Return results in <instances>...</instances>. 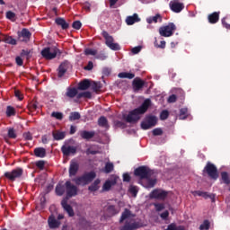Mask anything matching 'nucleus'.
<instances>
[{
    "mask_svg": "<svg viewBox=\"0 0 230 230\" xmlns=\"http://www.w3.org/2000/svg\"><path fill=\"white\" fill-rule=\"evenodd\" d=\"M130 217H134L135 215H133L132 211L128 208H125L124 211L121 214L120 219H119V224H123L127 218H130Z\"/></svg>",
    "mask_w": 230,
    "mask_h": 230,
    "instance_id": "obj_25",
    "label": "nucleus"
},
{
    "mask_svg": "<svg viewBox=\"0 0 230 230\" xmlns=\"http://www.w3.org/2000/svg\"><path fill=\"white\" fill-rule=\"evenodd\" d=\"M72 28H74V30H80V28H82V22L75 21L72 24Z\"/></svg>",
    "mask_w": 230,
    "mask_h": 230,
    "instance_id": "obj_56",
    "label": "nucleus"
},
{
    "mask_svg": "<svg viewBox=\"0 0 230 230\" xmlns=\"http://www.w3.org/2000/svg\"><path fill=\"white\" fill-rule=\"evenodd\" d=\"M172 12L174 13H181L184 10V4L179 2V0H172L169 4Z\"/></svg>",
    "mask_w": 230,
    "mask_h": 230,
    "instance_id": "obj_14",
    "label": "nucleus"
},
{
    "mask_svg": "<svg viewBox=\"0 0 230 230\" xmlns=\"http://www.w3.org/2000/svg\"><path fill=\"white\" fill-rule=\"evenodd\" d=\"M155 208L156 211H163L164 209V204L163 203H155Z\"/></svg>",
    "mask_w": 230,
    "mask_h": 230,
    "instance_id": "obj_60",
    "label": "nucleus"
},
{
    "mask_svg": "<svg viewBox=\"0 0 230 230\" xmlns=\"http://www.w3.org/2000/svg\"><path fill=\"white\" fill-rule=\"evenodd\" d=\"M51 117L56 118V119H63L64 114H62V112L54 111L51 113Z\"/></svg>",
    "mask_w": 230,
    "mask_h": 230,
    "instance_id": "obj_51",
    "label": "nucleus"
},
{
    "mask_svg": "<svg viewBox=\"0 0 230 230\" xmlns=\"http://www.w3.org/2000/svg\"><path fill=\"white\" fill-rule=\"evenodd\" d=\"M5 114L7 118H12V116H15V114H17V111L13 106H7Z\"/></svg>",
    "mask_w": 230,
    "mask_h": 230,
    "instance_id": "obj_37",
    "label": "nucleus"
},
{
    "mask_svg": "<svg viewBox=\"0 0 230 230\" xmlns=\"http://www.w3.org/2000/svg\"><path fill=\"white\" fill-rule=\"evenodd\" d=\"M118 76L119 78H128V80H132V78L136 77V75L128 72H121Z\"/></svg>",
    "mask_w": 230,
    "mask_h": 230,
    "instance_id": "obj_38",
    "label": "nucleus"
},
{
    "mask_svg": "<svg viewBox=\"0 0 230 230\" xmlns=\"http://www.w3.org/2000/svg\"><path fill=\"white\" fill-rule=\"evenodd\" d=\"M52 136L55 139V141H60L66 137V133L62 131L53 132Z\"/></svg>",
    "mask_w": 230,
    "mask_h": 230,
    "instance_id": "obj_36",
    "label": "nucleus"
},
{
    "mask_svg": "<svg viewBox=\"0 0 230 230\" xmlns=\"http://www.w3.org/2000/svg\"><path fill=\"white\" fill-rule=\"evenodd\" d=\"M31 38V32L28 29H22L21 31V34L19 36V39L21 40L22 42H28L30 39Z\"/></svg>",
    "mask_w": 230,
    "mask_h": 230,
    "instance_id": "obj_23",
    "label": "nucleus"
},
{
    "mask_svg": "<svg viewBox=\"0 0 230 230\" xmlns=\"http://www.w3.org/2000/svg\"><path fill=\"white\" fill-rule=\"evenodd\" d=\"M24 170L21 167H17L16 169H13L12 172H4V177H5V179H8V181L13 182L17 181V179H21Z\"/></svg>",
    "mask_w": 230,
    "mask_h": 230,
    "instance_id": "obj_8",
    "label": "nucleus"
},
{
    "mask_svg": "<svg viewBox=\"0 0 230 230\" xmlns=\"http://www.w3.org/2000/svg\"><path fill=\"white\" fill-rule=\"evenodd\" d=\"M168 197V191L158 189L154 190L150 193V199H156L157 200H164Z\"/></svg>",
    "mask_w": 230,
    "mask_h": 230,
    "instance_id": "obj_12",
    "label": "nucleus"
},
{
    "mask_svg": "<svg viewBox=\"0 0 230 230\" xmlns=\"http://www.w3.org/2000/svg\"><path fill=\"white\" fill-rule=\"evenodd\" d=\"M34 155L36 157H40V158L46 157V148H44V147H36L34 149Z\"/></svg>",
    "mask_w": 230,
    "mask_h": 230,
    "instance_id": "obj_31",
    "label": "nucleus"
},
{
    "mask_svg": "<svg viewBox=\"0 0 230 230\" xmlns=\"http://www.w3.org/2000/svg\"><path fill=\"white\" fill-rule=\"evenodd\" d=\"M146 22L148 24H152V22H155V23L163 22V16H161V14L157 13L155 16H151L149 18H146Z\"/></svg>",
    "mask_w": 230,
    "mask_h": 230,
    "instance_id": "obj_30",
    "label": "nucleus"
},
{
    "mask_svg": "<svg viewBox=\"0 0 230 230\" xmlns=\"http://www.w3.org/2000/svg\"><path fill=\"white\" fill-rule=\"evenodd\" d=\"M143 227V225L139 222L134 221L133 223L126 220L124 226L119 227V230H136Z\"/></svg>",
    "mask_w": 230,
    "mask_h": 230,
    "instance_id": "obj_13",
    "label": "nucleus"
},
{
    "mask_svg": "<svg viewBox=\"0 0 230 230\" xmlns=\"http://www.w3.org/2000/svg\"><path fill=\"white\" fill-rule=\"evenodd\" d=\"M96 179V172L94 171L87 172L80 176L72 179V182H75V186H81L82 188L91 184L93 181Z\"/></svg>",
    "mask_w": 230,
    "mask_h": 230,
    "instance_id": "obj_2",
    "label": "nucleus"
},
{
    "mask_svg": "<svg viewBox=\"0 0 230 230\" xmlns=\"http://www.w3.org/2000/svg\"><path fill=\"white\" fill-rule=\"evenodd\" d=\"M84 53H85V55H92L94 57V56L98 55V50L93 49H86L84 50Z\"/></svg>",
    "mask_w": 230,
    "mask_h": 230,
    "instance_id": "obj_52",
    "label": "nucleus"
},
{
    "mask_svg": "<svg viewBox=\"0 0 230 230\" xmlns=\"http://www.w3.org/2000/svg\"><path fill=\"white\" fill-rule=\"evenodd\" d=\"M67 72V64L62 63L58 67V76L59 78H62L64 75Z\"/></svg>",
    "mask_w": 230,
    "mask_h": 230,
    "instance_id": "obj_35",
    "label": "nucleus"
},
{
    "mask_svg": "<svg viewBox=\"0 0 230 230\" xmlns=\"http://www.w3.org/2000/svg\"><path fill=\"white\" fill-rule=\"evenodd\" d=\"M61 152L63 155L69 157V155H75L76 154V147L73 146H62Z\"/></svg>",
    "mask_w": 230,
    "mask_h": 230,
    "instance_id": "obj_17",
    "label": "nucleus"
},
{
    "mask_svg": "<svg viewBox=\"0 0 230 230\" xmlns=\"http://www.w3.org/2000/svg\"><path fill=\"white\" fill-rule=\"evenodd\" d=\"M65 191L66 196L65 199H73V197H76L78 195V187L71 182V181H66L65 182Z\"/></svg>",
    "mask_w": 230,
    "mask_h": 230,
    "instance_id": "obj_7",
    "label": "nucleus"
},
{
    "mask_svg": "<svg viewBox=\"0 0 230 230\" xmlns=\"http://www.w3.org/2000/svg\"><path fill=\"white\" fill-rule=\"evenodd\" d=\"M166 230H184V227L175 226V224H171L168 226Z\"/></svg>",
    "mask_w": 230,
    "mask_h": 230,
    "instance_id": "obj_55",
    "label": "nucleus"
},
{
    "mask_svg": "<svg viewBox=\"0 0 230 230\" xmlns=\"http://www.w3.org/2000/svg\"><path fill=\"white\" fill-rule=\"evenodd\" d=\"M106 213L108 217H115V215H118V213H119V210L116 208V206L110 205L106 208Z\"/></svg>",
    "mask_w": 230,
    "mask_h": 230,
    "instance_id": "obj_29",
    "label": "nucleus"
},
{
    "mask_svg": "<svg viewBox=\"0 0 230 230\" xmlns=\"http://www.w3.org/2000/svg\"><path fill=\"white\" fill-rule=\"evenodd\" d=\"M132 87H133V91L135 93H137L141 91L143 87H145V81H143V79L139 77H136L132 82Z\"/></svg>",
    "mask_w": 230,
    "mask_h": 230,
    "instance_id": "obj_15",
    "label": "nucleus"
},
{
    "mask_svg": "<svg viewBox=\"0 0 230 230\" xmlns=\"http://www.w3.org/2000/svg\"><path fill=\"white\" fill-rule=\"evenodd\" d=\"M141 18L137 13H134L132 16H128L126 19V23L128 26H132V24H136V22H140Z\"/></svg>",
    "mask_w": 230,
    "mask_h": 230,
    "instance_id": "obj_21",
    "label": "nucleus"
},
{
    "mask_svg": "<svg viewBox=\"0 0 230 230\" xmlns=\"http://www.w3.org/2000/svg\"><path fill=\"white\" fill-rule=\"evenodd\" d=\"M81 115L78 111H74L70 113L69 120L70 121H76V119H80Z\"/></svg>",
    "mask_w": 230,
    "mask_h": 230,
    "instance_id": "obj_43",
    "label": "nucleus"
},
{
    "mask_svg": "<svg viewBox=\"0 0 230 230\" xmlns=\"http://www.w3.org/2000/svg\"><path fill=\"white\" fill-rule=\"evenodd\" d=\"M169 116H170V112L167 110H164L160 113V119H162V121H164V119H168Z\"/></svg>",
    "mask_w": 230,
    "mask_h": 230,
    "instance_id": "obj_49",
    "label": "nucleus"
},
{
    "mask_svg": "<svg viewBox=\"0 0 230 230\" xmlns=\"http://www.w3.org/2000/svg\"><path fill=\"white\" fill-rule=\"evenodd\" d=\"M45 164H46V162H44V160H40V161L36 162V166L40 170H44Z\"/></svg>",
    "mask_w": 230,
    "mask_h": 230,
    "instance_id": "obj_58",
    "label": "nucleus"
},
{
    "mask_svg": "<svg viewBox=\"0 0 230 230\" xmlns=\"http://www.w3.org/2000/svg\"><path fill=\"white\" fill-rule=\"evenodd\" d=\"M115 126L118 127L119 128H127V123L118 120L115 122Z\"/></svg>",
    "mask_w": 230,
    "mask_h": 230,
    "instance_id": "obj_57",
    "label": "nucleus"
},
{
    "mask_svg": "<svg viewBox=\"0 0 230 230\" xmlns=\"http://www.w3.org/2000/svg\"><path fill=\"white\" fill-rule=\"evenodd\" d=\"M175 30H177V26L173 22H169L167 25L159 28V33L161 37H172Z\"/></svg>",
    "mask_w": 230,
    "mask_h": 230,
    "instance_id": "obj_10",
    "label": "nucleus"
},
{
    "mask_svg": "<svg viewBox=\"0 0 230 230\" xmlns=\"http://www.w3.org/2000/svg\"><path fill=\"white\" fill-rule=\"evenodd\" d=\"M6 18H7V19H10V20L15 19V13H13V12H12V11H8V12L6 13Z\"/></svg>",
    "mask_w": 230,
    "mask_h": 230,
    "instance_id": "obj_64",
    "label": "nucleus"
},
{
    "mask_svg": "<svg viewBox=\"0 0 230 230\" xmlns=\"http://www.w3.org/2000/svg\"><path fill=\"white\" fill-rule=\"evenodd\" d=\"M48 222L50 229H58V227H60V221L57 220L53 216L49 217Z\"/></svg>",
    "mask_w": 230,
    "mask_h": 230,
    "instance_id": "obj_24",
    "label": "nucleus"
},
{
    "mask_svg": "<svg viewBox=\"0 0 230 230\" xmlns=\"http://www.w3.org/2000/svg\"><path fill=\"white\" fill-rule=\"evenodd\" d=\"M102 35L105 40L106 46L110 48V49H112V51H119L121 49L119 44L114 43V38L111 36L107 31H102Z\"/></svg>",
    "mask_w": 230,
    "mask_h": 230,
    "instance_id": "obj_5",
    "label": "nucleus"
},
{
    "mask_svg": "<svg viewBox=\"0 0 230 230\" xmlns=\"http://www.w3.org/2000/svg\"><path fill=\"white\" fill-rule=\"evenodd\" d=\"M211 224L208 220H204L203 223L199 226V230H209Z\"/></svg>",
    "mask_w": 230,
    "mask_h": 230,
    "instance_id": "obj_46",
    "label": "nucleus"
},
{
    "mask_svg": "<svg viewBox=\"0 0 230 230\" xmlns=\"http://www.w3.org/2000/svg\"><path fill=\"white\" fill-rule=\"evenodd\" d=\"M167 102L168 103H175V102H177V95L175 94L170 95Z\"/></svg>",
    "mask_w": 230,
    "mask_h": 230,
    "instance_id": "obj_62",
    "label": "nucleus"
},
{
    "mask_svg": "<svg viewBox=\"0 0 230 230\" xmlns=\"http://www.w3.org/2000/svg\"><path fill=\"white\" fill-rule=\"evenodd\" d=\"M210 24H217L220 21V12H214L208 16Z\"/></svg>",
    "mask_w": 230,
    "mask_h": 230,
    "instance_id": "obj_22",
    "label": "nucleus"
},
{
    "mask_svg": "<svg viewBox=\"0 0 230 230\" xmlns=\"http://www.w3.org/2000/svg\"><path fill=\"white\" fill-rule=\"evenodd\" d=\"M113 171H114V164L111 162L106 163L102 172H104V173H111Z\"/></svg>",
    "mask_w": 230,
    "mask_h": 230,
    "instance_id": "obj_39",
    "label": "nucleus"
},
{
    "mask_svg": "<svg viewBox=\"0 0 230 230\" xmlns=\"http://www.w3.org/2000/svg\"><path fill=\"white\" fill-rule=\"evenodd\" d=\"M137 186H130L129 187V193H131L132 197H137Z\"/></svg>",
    "mask_w": 230,
    "mask_h": 230,
    "instance_id": "obj_53",
    "label": "nucleus"
},
{
    "mask_svg": "<svg viewBox=\"0 0 230 230\" xmlns=\"http://www.w3.org/2000/svg\"><path fill=\"white\" fill-rule=\"evenodd\" d=\"M95 134L96 133L94 131H87V130L80 131V137H82V139H86V141H89V139H93Z\"/></svg>",
    "mask_w": 230,
    "mask_h": 230,
    "instance_id": "obj_26",
    "label": "nucleus"
},
{
    "mask_svg": "<svg viewBox=\"0 0 230 230\" xmlns=\"http://www.w3.org/2000/svg\"><path fill=\"white\" fill-rule=\"evenodd\" d=\"M78 170H80V165L76 162L71 161L68 170L69 177H75L78 173Z\"/></svg>",
    "mask_w": 230,
    "mask_h": 230,
    "instance_id": "obj_20",
    "label": "nucleus"
},
{
    "mask_svg": "<svg viewBox=\"0 0 230 230\" xmlns=\"http://www.w3.org/2000/svg\"><path fill=\"white\" fill-rule=\"evenodd\" d=\"M90 87H92L93 93H100L102 90V83H96L93 81Z\"/></svg>",
    "mask_w": 230,
    "mask_h": 230,
    "instance_id": "obj_42",
    "label": "nucleus"
},
{
    "mask_svg": "<svg viewBox=\"0 0 230 230\" xmlns=\"http://www.w3.org/2000/svg\"><path fill=\"white\" fill-rule=\"evenodd\" d=\"M155 125H157V117L147 115L145 117L140 126L143 130H148L152 128V127H155Z\"/></svg>",
    "mask_w": 230,
    "mask_h": 230,
    "instance_id": "obj_9",
    "label": "nucleus"
},
{
    "mask_svg": "<svg viewBox=\"0 0 230 230\" xmlns=\"http://www.w3.org/2000/svg\"><path fill=\"white\" fill-rule=\"evenodd\" d=\"M81 98H87L88 100H91V98H93V93H91V92L79 93L77 94V100H80Z\"/></svg>",
    "mask_w": 230,
    "mask_h": 230,
    "instance_id": "obj_40",
    "label": "nucleus"
},
{
    "mask_svg": "<svg viewBox=\"0 0 230 230\" xmlns=\"http://www.w3.org/2000/svg\"><path fill=\"white\" fill-rule=\"evenodd\" d=\"M153 136H163V129L161 128L153 129Z\"/></svg>",
    "mask_w": 230,
    "mask_h": 230,
    "instance_id": "obj_63",
    "label": "nucleus"
},
{
    "mask_svg": "<svg viewBox=\"0 0 230 230\" xmlns=\"http://www.w3.org/2000/svg\"><path fill=\"white\" fill-rule=\"evenodd\" d=\"M150 105H152V101L146 99L138 108L130 111L128 115H124L123 119L127 123H137L141 119V115L150 109Z\"/></svg>",
    "mask_w": 230,
    "mask_h": 230,
    "instance_id": "obj_1",
    "label": "nucleus"
},
{
    "mask_svg": "<svg viewBox=\"0 0 230 230\" xmlns=\"http://www.w3.org/2000/svg\"><path fill=\"white\" fill-rule=\"evenodd\" d=\"M7 136L10 139H15L17 137V133H15V129H13V128H10L8 129Z\"/></svg>",
    "mask_w": 230,
    "mask_h": 230,
    "instance_id": "obj_48",
    "label": "nucleus"
},
{
    "mask_svg": "<svg viewBox=\"0 0 230 230\" xmlns=\"http://www.w3.org/2000/svg\"><path fill=\"white\" fill-rule=\"evenodd\" d=\"M192 195L194 197H203V199H210L212 202H215V194H209L206 191H201V190H194L192 191Z\"/></svg>",
    "mask_w": 230,
    "mask_h": 230,
    "instance_id": "obj_19",
    "label": "nucleus"
},
{
    "mask_svg": "<svg viewBox=\"0 0 230 230\" xmlns=\"http://www.w3.org/2000/svg\"><path fill=\"white\" fill-rule=\"evenodd\" d=\"M89 87H91V80L89 79H84L78 84L79 91H87Z\"/></svg>",
    "mask_w": 230,
    "mask_h": 230,
    "instance_id": "obj_27",
    "label": "nucleus"
},
{
    "mask_svg": "<svg viewBox=\"0 0 230 230\" xmlns=\"http://www.w3.org/2000/svg\"><path fill=\"white\" fill-rule=\"evenodd\" d=\"M60 53V49L57 47H46L44 48L40 55L45 60H53V58H57V55Z\"/></svg>",
    "mask_w": 230,
    "mask_h": 230,
    "instance_id": "obj_4",
    "label": "nucleus"
},
{
    "mask_svg": "<svg viewBox=\"0 0 230 230\" xmlns=\"http://www.w3.org/2000/svg\"><path fill=\"white\" fill-rule=\"evenodd\" d=\"M100 182H102V181H101L100 179L95 180V181L88 187L89 191H98V190H100Z\"/></svg>",
    "mask_w": 230,
    "mask_h": 230,
    "instance_id": "obj_33",
    "label": "nucleus"
},
{
    "mask_svg": "<svg viewBox=\"0 0 230 230\" xmlns=\"http://www.w3.org/2000/svg\"><path fill=\"white\" fill-rule=\"evenodd\" d=\"M21 57H25L27 60H30L31 58V49H22L21 52Z\"/></svg>",
    "mask_w": 230,
    "mask_h": 230,
    "instance_id": "obj_44",
    "label": "nucleus"
},
{
    "mask_svg": "<svg viewBox=\"0 0 230 230\" xmlns=\"http://www.w3.org/2000/svg\"><path fill=\"white\" fill-rule=\"evenodd\" d=\"M118 183V177L114 176L111 180H107L102 185V191H111L112 186Z\"/></svg>",
    "mask_w": 230,
    "mask_h": 230,
    "instance_id": "obj_18",
    "label": "nucleus"
},
{
    "mask_svg": "<svg viewBox=\"0 0 230 230\" xmlns=\"http://www.w3.org/2000/svg\"><path fill=\"white\" fill-rule=\"evenodd\" d=\"M14 96L16 98H18V100H20V102H22V100H24V95H22V93L19 90L14 91Z\"/></svg>",
    "mask_w": 230,
    "mask_h": 230,
    "instance_id": "obj_59",
    "label": "nucleus"
},
{
    "mask_svg": "<svg viewBox=\"0 0 230 230\" xmlns=\"http://www.w3.org/2000/svg\"><path fill=\"white\" fill-rule=\"evenodd\" d=\"M222 25L226 30H230V18L225 17L221 20Z\"/></svg>",
    "mask_w": 230,
    "mask_h": 230,
    "instance_id": "obj_47",
    "label": "nucleus"
},
{
    "mask_svg": "<svg viewBox=\"0 0 230 230\" xmlns=\"http://www.w3.org/2000/svg\"><path fill=\"white\" fill-rule=\"evenodd\" d=\"M64 193H66V185L58 184L56 186V194L58 195V197H62Z\"/></svg>",
    "mask_w": 230,
    "mask_h": 230,
    "instance_id": "obj_34",
    "label": "nucleus"
},
{
    "mask_svg": "<svg viewBox=\"0 0 230 230\" xmlns=\"http://www.w3.org/2000/svg\"><path fill=\"white\" fill-rule=\"evenodd\" d=\"M203 173H207L213 181H217V179H218V169L217 168V165L211 162L207 163L203 169Z\"/></svg>",
    "mask_w": 230,
    "mask_h": 230,
    "instance_id": "obj_6",
    "label": "nucleus"
},
{
    "mask_svg": "<svg viewBox=\"0 0 230 230\" xmlns=\"http://www.w3.org/2000/svg\"><path fill=\"white\" fill-rule=\"evenodd\" d=\"M98 125L99 127H102V128H109V120H107V118L105 116H102L98 119Z\"/></svg>",
    "mask_w": 230,
    "mask_h": 230,
    "instance_id": "obj_32",
    "label": "nucleus"
},
{
    "mask_svg": "<svg viewBox=\"0 0 230 230\" xmlns=\"http://www.w3.org/2000/svg\"><path fill=\"white\" fill-rule=\"evenodd\" d=\"M134 175L139 177L142 181L143 179H152L154 177V170L146 165H142L135 169Z\"/></svg>",
    "mask_w": 230,
    "mask_h": 230,
    "instance_id": "obj_3",
    "label": "nucleus"
},
{
    "mask_svg": "<svg viewBox=\"0 0 230 230\" xmlns=\"http://www.w3.org/2000/svg\"><path fill=\"white\" fill-rule=\"evenodd\" d=\"M4 41L7 44H12L13 46H15L17 44V40H15V39L12 38V36L5 37Z\"/></svg>",
    "mask_w": 230,
    "mask_h": 230,
    "instance_id": "obj_50",
    "label": "nucleus"
},
{
    "mask_svg": "<svg viewBox=\"0 0 230 230\" xmlns=\"http://www.w3.org/2000/svg\"><path fill=\"white\" fill-rule=\"evenodd\" d=\"M55 22L58 26H60L62 28V30L69 29V23H67V22H66V19H64V18L58 17L55 20Z\"/></svg>",
    "mask_w": 230,
    "mask_h": 230,
    "instance_id": "obj_28",
    "label": "nucleus"
},
{
    "mask_svg": "<svg viewBox=\"0 0 230 230\" xmlns=\"http://www.w3.org/2000/svg\"><path fill=\"white\" fill-rule=\"evenodd\" d=\"M122 177H123V181L124 182H130V181H131V177H130V174L128 173V172H125L123 175H122Z\"/></svg>",
    "mask_w": 230,
    "mask_h": 230,
    "instance_id": "obj_61",
    "label": "nucleus"
},
{
    "mask_svg": "<svg viewBox=\"0 0 230 230\" xmlns=\"http://www.w3.org/2000/svg\"><path fill=\"white\" fill-rule=\"evenodd\" d=\"M69 199L67 198H63L61 200V206L63 209L66 211L69 217H75V210L73 209V207L71 205L67 204Z\"/></svg>",
    "mask_w": 230,
    "mask_h": 230,
    "instance_id": "obj_16",
    "label": "nucleus"
},
{
    "mask_svg": "<svg viewBox=\"0 0 230 230\" xmlns=\"http://www.w3.org/2000/svg\"><path fill=\"white\" fill-rule=\"evenodd\" d=\"M78 98V89L75 87H68L66 88V92L63 95L64 102H71L73 98Z\"/></svg>",
    "mask_w": 230,
    "mask_h": 230,
    "instance_id": "obj_11",
    "label": "nucleus"
},
{
    "mask_svg": "<svg viewBox=\"0 0 230 230\" xmlns=\"http://www.w3.org/2000/svg\"><path fill=\"white\" fill-rule=\"evenodd\" d=\"M221 179L224 182V184H230V177L229 173L227 172H221Z\"/></svg>",
    "mask_w": 230,
    "mask_h": 230,
    "instance_id": "obj_41",
    "label": "nucleus"
},
{
    "mask_svg": "<svg viewBox=\"0 0 230 230\" xmlns=\"http://www.w3.org/2000/svg\"><path fill=\"white\" fill-rule=\"evenodd\" d=\"M146 181H147V186H148V188H154V186H155V184H156V182H157V180H155V179H151V178L146 179Z\"/></svg>",
    "mask_w": 230,
    "mask_h": 230,
    "instance_id": "obj_54",
    "label": "nucleus"
},
{
    "mask_svg": "<svg viewBox=\"0 0 230 230\" xmlns=\"http://www.w3.org/2000/svg\"><path fill=\"white\" fill-rule=\"evenodd\" d=\"M188 118V108H181L180 110V119H186Z\"/></svg>",
    "mask_w": 230,
    "mask_h": 230,
    "instance_id": "obj_45",
    "label": "nucleus"
}]
</instances>
